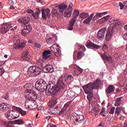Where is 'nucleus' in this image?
<instances>
[{
	"mask_svg": "<svg viewBox=\"0 0 127 127\" xmlns=\"http://www.w3.org/2000/svg\"><path fill=\"white\" fill-rule=\"evenodd\" d=\"M122 99H123V97H120L119 98H117V99L115 101V106H117V107H119V106L121 105V102Z\"/></svg>",
	"mask_w": 127,
	"mask_h": 127,
	"instance_id": "obj_36",
	"label": "nucleus"
},
{
	"mask_svg": "<svg viewBox=\"0 0 127 127\" xmlns=\"http://www.w3.org/2000/svg\"><path fill=\"white\" fill-rule=\"evenodd\" d=\"M106 111V108H103L101 110V111L100 112V115L101 114H103V113H105V111Z\"/></svg>",
	"mask_w": 127,
	"mask_h": 127,
	"instance_id": "obj_59",
	"label": "nucleus"
},
{
	"mask_svg": "<svg viewBox=\"0 0 127 127\" xmlns=\"http://www.w3.org/2000/svg\"><path fill=\"white\" fill-rule=\"evenodd\" d=\"M43 71L45 73H53L54 72V67L51 64H47L43 67Z\"/></svg>",
	"mask_w": 127,
	"mask_h": 127,
	"instance_id": "obj_15",
	"label": "nucleus"
},
{
	"mask_svg": "<svg viewBox=\"0 0 127 127\" xmlns=\"http://www.w3.org/2000/svg\"><path fill=\"white\" fill-rule=\"evenodd\" d=\"M27 13H33V10L31 9H28L27 10Z\"/></svg>",
	"mask_w": 127,
	"mask_h": 127,
	"instance_id": "obj_55",
	"label": "nucleus"
},
{
	"mask_svg": "<svg viewBox=\"0 0 127 127\" xmlns=\"http://www.w3.org/2000/svg\"><path fill=\"white\" fill-rule=\"evenodd\" d=\"M0 125L1 126H4L5 127H14L10 122H5L3 121H0Z\"/></svg>",
	"mask_w": 127,
	"mask_h": 127,
	"instance_id": "obj_26",
	"label": "nucleus"
},
{
	"mask_svg": "<svg viewBox=\"0 0 127 127\" xmlns=\"http://www.w3.org/2000/svg\"><path fill=\"white\" fill-rule=\"evenodd\" d=\"M51 15L50 9H49V8L42 9V17L43 18V19L46 20L47 19V17L50 18Z\"/></svg>",
	"mask_w": 127,
	"mask_h": 127,
	"instance_id": "obj_13",
	"label": "nucleus"
},
{
	"mask_svg": "<svg viewBox=\"0 0 127 127\" xmlns=\"http://www.w3.org/2000/svg\"><path fill=\"white\" fill-rule=\"evenodd\" d=\"M119 6H120V9H124V7H125L124 4L122 2H119Z\"/></svg>",
	"mask_w": 127,
	"mask_h": 127,
	"instance_id": "obj_52",
	"label": "nucleus"
},
{
	"mask_svg": "<svg viewBox=\"0 0 127 127\" xmlns=\"http://www.w3.org/2000/svg\"><path fill=\"white\" fill-rule=\"evenodd\" d=\"M110 18V15H107L106 16H104L100 19L98 20V23H100V24H102L106 21L108 20Z\"/></svg>",
	"mask_w": 127,
	"mask_h": 127,
	"instance_id": "obj_30",
	"label": "nucleus"
},
{
	"mask_svg": "<svg viewBox=\"0 0 127 127\" xmlns=\"http://www.w3.org/2000/svg\"><path fill=\"white\" fill-rule=\"evenodd\" d=\"M1 32L3 34L8 32L9 34H11V32H13V28L10 24H3L1 27Z\"/></svg>",
	"mask_w": 127,
	"mask_h": 127,
	"instance_id": "obj_10",
	"label": "nucleus"
},
{
	"mask_svg": "<svg viewBox=\"0 0 127 127\" xmlns=\"http://www.w3.org/2000/svg\"><path fill=\"white\" fill-rule=\"evenodd\" d=\"M14 14H18V11L17 10H15V11L13 12Z\"/></svg>",
	"mask_w": 127,
	"mask_h": 127,
	"instance_id": "obj_61",
	"label": "nucleus"
},
{
	"mask_svg": "<svg viewBox=\"0 0 127 127\" xmlns=\"http://www.w3.org/2000/svg\"><path fill=\"white\" fill-rule=\"evenodd\" d=\"M51 50L52 52H53L57 57H59V56L61 55V51L60 50V48H59V46L57 44L53 45L51 47Z\"/></svg>",
	"mask_w": 127,
	"mask_h": 127,
	"instance_id": "obj_11",
	"label": "nucleus"
},
{
	"mask_svg": "<svg viewBox=\"0 0 127 127\" xmlns=\"http://www.w3.org/2000/svg\"><path fill=\"white\" fill-rule=\"evenodd\" d=\"M52 13L53 14H54V15H56V14H57L58 13V11L55 9H53L52 11Z\"/></svg>",
	"mask_w": 127,
	"mask_h": 127,
	"instance_id": "obj_51",
	"label": "nucleus"
},
{
	"mask_svg": "<svg viewBox=\"0 0 127 127\" xmlns=\"http://www.w3.org/2000/svg\"><path fill=\"white\" fill-rule=\"evenodd\" d=\"M74 72L76 75H80V74L82 73L83 71H84V70H83V69L81 68L80 67H77V68L74 67Z\"/></svg>",
	"mask_w": 127,
	"mask_h": 127,
	"instance_id": "obj_32",
	"label": "nucleus"
},
{
	"mask_svg": "<svg viewBox=\"0 0 127 127\" xmlns=\"http://www.w3.org/2000/svg\"><path fill=\"white\" fill-rule=\"evenodd\" d=\"M71 103H72V101H69L66 103H65L64 105V109L66 110L68 108V107H69V106L71 105Z\"/></svg>",
	"mask_w": 127,
	"mask_h": 127,
	"instance_id": "obj_43",
	"label": "nucleus"
},
{
	"mask_svg": "<svg viewBox=\"0 0 127 127\" xmlns=\"http://www.w3.org/2000/svg\"><path fill=\"white\" fill-rule=\"evenodd\" d=\"M79 16L82 19H85V18H87L89 16V13L83 12L80 14Z\"/></svg>",
	"mask_w": 127,
	"mask_h": 127,
	"instance_id": "obj_37",
	"label": "nucleus"
},
{
	"mask_svg": "<svg viewBox=\"0 0 127 127\" xmlns=\"http://www.w3.org/2000/svg\"><path fill=\"white\" fill-rule=\"evenodd\" d=\"M18 114V116H14V114H13V112L10 111H8V112L6 113V118L9 121H11V120H15V119H17L18 118H19V114Z\"/></svg>",
	"mask_w": 127,
	"mask_h": 127,
	"instance_id": "obj_16",
	"label": "nucleus"
},
{
	"mask_svg": "<svg viewBox=\"0 0 127 127\" xmlns=\"http://www.w3.org/2000/svg\"><path fill=\"white\" fill-rule=\"evenodd\" d=\"M75 21H74L73 20H70V24L68 27V30H73V27L74 26V24H75Z\"/></svg>",
	"mask_w": 127,
	"mask_h": 127,
	"instance_id": "obj_34",
	"label": "nucleus"
},
{
	"mask_svg": "<svg viewBox=\"0 0 127 127\" xmlns=\"http://www.w3.org/2000/svg\"><path fill=\"white\" fill-rule=\"evenodd\" d=\"M87 47L88 48H92V49H100L102 48L101 46L96 45V44H94L91 42H89L87 43L86 45Z\"/></svg>",
	"mask_w": 127,
	"mask_h": 127,
	"instance_id": "obj_19",
	"label": "nucleus"
},
{
	"mask_svg": "<svg viewBox=\"0 0 127 127\" xmlns=\"http://www.w3.org/2000/svg\"><path fill=\"white\" fill-rule=\"evenodd\" d=\"M34 46L36 47V48H40L41 47V45L38 43H36L34 44Z\"/></svg>",
	"mask_w": 127,
	"mask_h": 127,
	"instance_id": "obj_50",
	"label": "nucleus"
},
{
	"mask_svg": "<svg viewBox=\"0 0 127 127\" xmlns=\"http://www.w3.org/2000/svg\"><path fill=\"white\" fill-rule=\"evenodd\" d=\"M36 97H37L36 100L37 99L38 100H39V101H44V99H45L44 96H40V95H36Z\"/></svg>",
	"mask_w": 127,
	"mask_h": 127,
	"instance_id": "obj_41",
	"label": "nucleus"
},
{
	"mask_svg": "<svg viewBox=\"0 0 127 127\" xmlns=\"http://www.w3.org/2000/svg\"><path fill=\"white\" fill-rule=\"evenodd\" d=\"M31 30H32V27L30 25H24L23 29L21 30V34L23 36H26Z\"/></svg>",
	"mask_w": 127,
	"mask_h": 127,
	"instance_id": "obj_12",
	"label": "nucleus"
},
{
	"mask_svg": "<svg viewBox=\"0 0 127 127\" xmlns=\"http://www.w3.org/2000/svg\"><path fill=\"white\" fill-rule=\"evenodd\" d=\"M26 93V98L27 99L25 102L26 109L27 110H35V109H37V104H35V101H36L37 98L36 92L30 89H27Z\"/></svg>",
	"mask_w": 127,
	"mask_h": 127,
	"instance_id": "obj_1",
	"label": "nucleus"
},
{
	"mask_svg": "<svg viewBox=\"0 0 127 127\" xmlns=\"http://www.w3.org/2000/svg\"><path fill=\"white\" fill-rule=\"evenodd\" d=\"M79 14H80V12L78 10H74L73 13V18L71 19V20H73L74 21H76L77 20V17L79 16Z\"/></svg>",
	"mask_w": 127,
	"mask_h": 127,
	"instance_id": "obj_28",
	"label": "nucleus"
},
{
	"mask_svg": "<svg viewBox=\"0 0 127 127\" xmlns=\"http://www.w3.org/2000/svg\"><path fill=\"white\" fill-rule=\"evenodd\" d=\"M106 30V27H103L99 30L97 33V37L99 39H100V38H104V37H105V34Z\"/></svg>",
	"mask_w": 127,
	"mask_h": 127,
	"instance_id": "obj_17",
	"label": "nucleus"
},
{
	"mask_svg": "<svg viewBox=\"0 0 127 127\" xmlns=\"http://www.w3.org/2000/svg\"><path fill=\"white\" fill-rule=\"evenodd\" d=\"M56 41V37L54 36L51 37H50L47 40V43L48 44H53V43H54Z\"/></svg>",
	"mask_w": 127,
	"mask_h": 127,
	"instance_id": "obj_27",
	"label": "nucleus"
},
{
	"mask_svg": "<svg viewBox=\"0 0 127 127\" xmlns=\"http://www.w3.org/2000/svg\"><path fill=\"white\" fill-rule=\"evenodd\" d=\"M18 22H19V23H21V24H24L25 22H24V21H23V18H20L18 19L17 20Z\"/></svg>",
	"mask_w": 127,
	"mask_h": 127,
	"instance_id": "obj_47",
	"label": "nucleus"
},
{
	"mask_svg": "<svg viewBox=\"0 0 127 127\" xmlns=\"http://www.w3.org/2000/svg\"><path fill=\"white\" fill-rule=\"evenodd\" d=\"M3 73H4V71L3 69L2 68L0 69V76H1L2 74H3Z\"/></svg>",
	"mask_w": 127,
	"mask_h": 127,
	"instance_id": "obj_54",
	"label": "nucleus"
},
{
	"mask_svg": "<svg viewBox=\"0 0 127 127\" xmlns=\"http://www.w3.org/2000/svg\"><path fill=\"white\" fill-rule=\"evenodd\" d=\"M92 113H100V110L99 109H96V108L94 107L91 110Z\"/></svg>",
	"mask_w": 127,
	"mask_h": 127,
	"instance_id": "obj_48",
	"label": "nucleus"
},
{
	"mask_svg": "<svg viewBox=\"0 0 127 127\" xmlns=\"http://www.w3.org/2000/svg\"><path fill=\"white\" fill-rule=\"evenodd\" d=\"M41 13V11H40V9L39 8H36V11L35 13H32V15L33 16V17L35 19L38 18V17L39 16V14Z\"/></svg>",
	"mask_w": 127,
	"mask_h": 127,
	"instance_id": "obj_31",
	"label": "nucleus"
},
{
	"mask_svg": "<svg viewBox=\"0 0 127 127\" xmlns=\"http://www.w3.org/2000/svg\"><path fill=\"white\" fill-rule=\"evenodd\" d=\"M124 127H127V122H125L124 124Z\"/></svg>",
	"mask_w": 127,
	"mask_h": 127,
	"instance_id": "obj_64",
	"label": "nucleus"
},
{
	"mask_svg": "<svg viewBox=\"0 0 127 127\" xmlns=\"http://www.w3.org/2000/svg\"><path fill=\"white\" fill-rule=\"evenodd\" d=\"M64 79H66V81H67V80H72V79H73V75H72L71 74L67 75L66 76V78Z\"/></svg>",
	"mask_w": 127,
	"mask_h": 127,
	"instance_id": "obj_46",
	"label": "nucleus"
},
{
	"mask_svg": "<svg viewBox=\"0 0 127 127\" xmlns=\"http://www.w3.org/2000/svg\"><path fill=\"white\" fill-rule=\"evenodd\" d=\"M115 110H116V107H112L109 112V114H111V115H114V114L115 113Z\"/></svg>",
	"mask_w": 127,
	"mask_h": 127,
	"instance_id": "obj_49",
	"label": "nucleus"
},
{
	"mask_svg": "<svg viewBox=\"0 0 127 127\" xmlns=\"http://www.w3.org/2000/svg\"><path fill=\"white\" fill-rule=\"evenodd\" d=\"M108 13V12H98L96 14V15L93 17V20H97V19H98V18H100V17H103L104 15H106Z\"/></svg>",
	"mask_w": 127,
	"mask_h": 127,
	"instance_id": "obj_24",
	"label": "nucleus"
},
{
	"mask_svg": "<svg viewBox=\"0 0 127 127\" xmlns=\"http://www.w3.org/2000/svg\"><path fill=\"white\" fill-rule=\"evenodd\" d=\"M65 83H66V79L63 78V77L61 76L58 79L57 84L55 85V90L58 92H62L65 89Z\"/></svg>",
	"mask_w": 127,
	"mask_h": 127,
	"instance_id": "obj_5",
	"label": "nucleus"
},
{
	"mask_svg": "<svg viewBox=\"0 0 127 127\" xmlns=\"http://www.w3.org/2000/svg\"><path fill=\"white\" fill-rule=\"evenodd\" d=\"M68 6L65 4L62 3L59 5V12L61 15L64 14L65 17H70L72 15V11L67 9Z\"/></svg>",
	"mask_w": 127,
	"mask_h": 127,
	"instance_id": "obj_4",
	"label": "nucleus"
},
{
	"mask_svg": "<svg viewBox=\"0 0 127 127\" xmlns=\"http://www.w3.org/2000/svg\"><path fill=\"white\" fill-rule=\"evenodd\" d=\"M123 38L125 39V40L127 41V33L123 35Z\"/></svg>",
	"mask_w": 127,
	"mask_h": 127,
	"instance_id": "obj_57",
	"label": "nucleus"
},
{
	"mask_svg": "<svg viewBox=\"0 0 127 127\" xmlns=\"http://www.w3.org/2000/svg\"><path fill=\"white\" fill-rule=\"evenodd\" d=\"M93 96V93H89V94L87 95V99L88 101H91V100H92Z\"/></svg>",
	"mask_w": 127,
	"mask_h": 127,
	"instance_id": "obj_45",
	"label": "nucleus"
},
{
	"mask_svg": "<svg viewBox=\"0 0 127 127\" xmlns=\"http://www.w3.org/2000/svg\"><path fill=\"white\" fill-rule=\"evenodd\" d=\"M84 116L83 115H76L74 118L75 122L78 124H82L84 122Z\"/></svg>",
	"mask_w": 127,
	"mask_h": 127,
	"instance_id": "obj_22",
	"label": "nucleus"
},
{
	"mask_svg": "<svg viewBox=\"0 0 127 127\" xmlns=\"http://www.w3.org/2000/svg\"><path fill=\"white\" fill-rule=\"evenodd\" d=\"M93 16H94V13L91 14L89 17L83 21V23H84V24H90L91 21L92 20V18H93Z\"/></svg>",
	"mask_w": 127,
	"mask_h": 127,
	"instance_id": "obj_29",
	"label": "nucleus"
},
{
	"mask_svg": "<svg viewBox=\"0 0 127 127\" xmlns=\"http://www.w3.org/2000/svg\"><path fill=\"white\" fill-rule=\"evenodd\" d=\"M51 118V116H47L46 117V119H47V121H49V119Z\"/></svg>",
	"mask_w": 127,
	"mask_h": 127,
	"instance_id": "obj_62",
	"label": "nucleus"
},
{
	"mask_svg": "<svg viewBox=\"0 0 127 127\" xmlns=\"http://www.w3.org/2000/svg\"><path fill=\"white\" fill-rule=\"evenodd\" d=\"M26 44L25 42L20 43L19 45H18V47L22 49V48H24V46H25Z\"/></svg>",
	"mask_w": 127,
	"mask_h": 127,
	"instance_id": "obj_42",
	"label": "nucleus"
},
{
	"mask_svg": "<svg viewBox=\"0 0 127 127\" xmlns=\"http://www.w3.org/2000/svg\"><path fill=\"white\" fill-rule=\"evenodd\" d=\"M24 22V25H28V23L30 21V17L26 16L24 18H23Z\"/></svg>",
	"mask_w": 127,
	"mask_h": 127,
	"instance_id": "obj_35",
	"label": "nucleus"
},
{
	"mask_svg": "<svg viewBox=\"0 0 127 127\" xmlns=\"http://www.w3.org/2000/svg\"><path fill=\"white\" fill-rule=\"evenodd\" d=\"M47 83L44 79H39L35 85V88L39 92H45V89L47 87Z\"/></svg>",
	"mask_w": 127,
	"mask_h": 127,
	"instance_id": "obj_7",
	"label": "nucleus"
},
{
	"mask_svg": "<svg viewBox=\"0 0 127 127\" xmlns=\"http://www.w3.org/2000/svg\"><path fill=\"white\" fill-rule=\"evenodd\" d=\"M13 40L16 44V45H19L20 43V41L18 39V37H14Z\"/></svg>",
	"mask_w": 127,
	"mask_h": 127,
	"instance_id": "obj_40",
	"label": "nucleus"
},
{
	"mask_svg": "<svg viewBox=\"0 0 127 127\" xmlns=\"http://www.w3.org/2000/svg\"><path fill=\"white\" fill-rule=\"evenodd\" d=\"M100 79H96L93 83H89L85 85L82 86V89L84 91L85 94H89V93H93L94 89H98L100 86Z\"/></svg>",
	"mask_w": 127,
	"mask_h": 127,
	"instance_id": "obj_3",
	"label": "nucleus"
},
{
	"mask_svg": "<svg viewBox=\"0 0 127 127\" xmlns=\"http://www.w3.org/2000/svg\"><path fill=\"white\" fill-rule=\"evenodd\" d=\"M109 23L111 27H109L107 30L106 35L107 41H110V39H112L114 33H115V32H118V30L120 29V27L123 26V24H124L123 21H118L114 19V18L109 19Z\"/></svg>",
	"mask_w": 127,
	"mask_h": 127,
	"instance_id": "obj_2",
	"label": "nucleus"
},
{
	"mask_svg": "<svg viewBox=\"0 0 127 127\" xmlns=\"http://www.w3.org/2000/svg\"><path fill=\"white\" fill-rule=\"evenodd\" d=\"M16 90H17V88L16 87H13L11 91L13 93H14V92H15V91H16Z\"/></svg>",
	"mask_w": 127,
	"mask_h": 127,
	"instance_id": "obj_60",
	"label": "nucleus"
},
{
	"mask_svg": "<svg viewBox=\"0 0 127 127\" xmlns=\"http://www.w3.org/2000/svg\"><path fill=\"white\" fill-rule=\"evenodd\" d=\"M15 123L17 124V125H23L24 122L21 119H18L15 121Z\"/></svg>",
	"mask_w": 127,
	"mask_h": 127,
	"instance_id": "obj_39",
	"label": "nucleus"
},
{
	"mask_svg": "<svg viewBox=\"0 0 127 127\" xmlns=\"http://www.w3.org/2000/svg\"><path fill=\"white\" fill-rule=\"evenodd\" d=\"M72 4H70L68 5V8H67V9H69V10H71V11H72Z\"/></svg>",
	"mask_w": 127,
	"mask_h": 127,
	"instance_id": "obj_56",
	"label": "nucleus"
},
{
	"mask_svg": "<svg viewBox=\"0 0 127 127\" xmlns=\"http://www.w3.org/2000/svg\"><path fill=\"white\" fill-rule=\"evenodd\" d=\"M46 95L48 96H57V91L55 90V85L49 84L45 90Z\"/></svg>",
	"mask_w": 127,
	"mask_h": 127,
	"instance_id": "obj_8",
	"label": "nucleus"
},
{
	"mask_svg": "<svg viewBox=\"0 0 127 127\" xmlns=\"http://www.w3.org/2000/svg\"><path fill=\"white\" fill-rule=\"evenodd\" d=\"M50 55H51V51L50 50L44 51L43 53V58L45 60H46L50 57Z\"/></svg>",
	"mask_w": 127,
	"mask_h": 127,
	"instance_id": "obj_25",
	"label": "nucleus"
},
{
	"mask_svg": "<svg viewBox=\"0 0 127 127\" xmlns=\"http://www.w3.org/2000/svg\"><path fill=\"white\" fill-rule=\"evenodd\" d=\"M3 99H4L5 100H6V101H7V100H8V95H6L5 96H3Z\"/></svg>",
	"mask_w": 127,
	"mask_h": 127,
	"instance_id": "obj_58",
	"label": "nucleus"
},
{
	"mask_svg": "<svg viewBox=\"0 0 127 127\" xmlns=\"http://www.w3.org/2000/svg\"><path fill=\"white\" fill-rule=\"evenodd\" d=\"M30 55H29L28 51H26L22 54V59L26 61H29L30 60Z\"/></svg>",
	"mask_w": 127,
	"mask_h": 127,
	"instance_id": "obj_20",
	"label": "nucleus"
},
{
	"mask_svg": "<svg viewBox=\"0 0 127 127\" xmlns=\"http://www.w3.org/2000/svg\"><path fill=\"white\" fill-rule=\"evenodd\" d=\"M120 113H121V108L117 107L115 110V114L117 115V116H120Z\"/></svg>",
	"mask_w": 127,
	"mask_h": 127,
	"instance_id": "obj_44",
	"label": "nucleus"
},
{
	"mask_svg": "<svg viewBox=\"0 0 127 127\" xmlns=\"http://www.w3.org/2000/svg\"><path fill=\"white\" fill-rule=\"evenodd\" d=\"M9 105L7 103H3L0 105V111L2 112H6V111H9Z\"/></svg>",
	"mask_w": 127,
	"mask_h": 127,
	"instance_id": "obj_21",
	"label": "nucleus"
},
{
	"mask_svg": "<svg viewBox=\"0 0 127 127\" xmlns=\"http://www.w3.org/2000/svg\"><path fill=\"white\" fill-rule=\"evenodd\" d=\"M17 111H18V113H19V114H21V115L22 116H24V115H25V114H26V112H25V111L22 110V109H21L20 108H18L17 109Z\"/></svg>",
	"mask_w": 127,
	"mask_h": 127,
	"instance_id": "obj_38",
	"label": "nucleus"
},
{
	"mask_svg": "<svg viewBox=\"0 0 127 127\" xmlns=\"http://www.w3.org/2000/svg\"><path fill=\"white\" fill-rule=\"evenodd\" d=\"M8 4H9V5H13L14 4V2H13L12 0H9L8 1Z\"/></svg>",
	"mask_w": 127,
	"mask_h": 127,
	"instance_id": "obj_53",
	"label": "nucleus"
},
{
	"mask_svg": "<svg viewBox=\"0 0 127 127\" xmlns=\"http://www.w3.org/2000/svg\"><path fill=\"white\" fill-rule=\"evenodd\" d=\"M57 104V97L53 96L52 99L49 102L50 109H52Z\"/></svg>",
	"mask_w": 127,
	"mask_h": 127,
	"instance_id": "obj_18",
	"label": "nucleus"
},
{
	"mask_svg": "<svg viewBox=\"0 0 127 127\" xmlns=\"http://www.w3.org/2000/svg\"><path fill=\"white\" fill-rule=\"evenodd\" d=\"M84 57V52L83 51H75L73 53L74 60H81Z\"/></svg>",
	"mask_w": 127,
	"mask_h": 127,
	"instance_id": "obj_14",
	"label": "nucleus"
},
{
	"mask_svg": "<svg viewBox=\"0 0 127 127\" xmlns=\"http://www.w3.org/2000/svg\"><path fill=\"white\" fill-rule=\"evenodd\" d=\"M48 112L50 114H52L53 115H57L58 114L57 112H58V110L57 108H49L48 110Z\"/></svg>",
	"mask_w": 127,
	"mask_h": 127,
	"instance_id": "obj_33",
	"label": "nucleus"
},
{
	"mask_svg": "<svg viewBox=\"0 0 127 127\" xmlns=\"http://www.w3.org/2000/svg\"><path fill=\"white\" fill-rule=\"evenodd\" d=\"M115 89H116V87H115L114 85H110L108 86L107 88L105 90V92L107 95H110L111 93L114 92Z\"/></svg>",
	"mask_w": 127,
	"mask_h": 127,
	"instance_id": "obj_23",
	"label": "nucleus"
},
{
	"mask_svg": "<svg viewBox=\"0 0 127 127\" xmlns=\"http://www.w3.org/2000/svg\"><path fill=\"white\" fill-rule=\"evenodd\" d=\"M102 49L103 51H104V53L101 54V57L109 63H112V57H107V52L108 51V46L106 44H105L102 47Z\"/></svg>",
	"mask_w": 127,
	"mask_h": 127,
	"instance_id": "obj_9",
	"label": "nucleus"
},
{
	"mask_svg": "<svg viewBox=\"0 0 127 127\" xmlns=\"http://www.w3.org/2000/svg\"><path fill=\"white\" fill-rule=\"evenodd\" d=\"M124 29H125V30H126V31H127V24L126 25L124 26Z\"/></svg>",
	"mask_w": 127,
	"mask_h": 127,
	"instance_id": "obj_63",
	"label": "nucleus"
},
{
	"mask_svg": "<svg viewBox=\"0 0 127 127\" xmlns=\"http://www.w3.org/2000/svg\"><path fill=\"white\" fill-rule=\"evenodd\" d=\"M41 72H42L41 68L35 65L29 67L28 69V74H29L31 77H36V76L39 75Z\"/></svg>",
	"mask_w": 127,
	"mask_h": 127,
	"instance_id": "obj_6",
	"label": "nucleus"
}]
</instances>
